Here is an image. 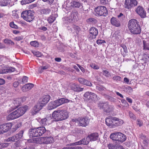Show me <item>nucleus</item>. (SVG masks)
Segmentation results:
<instances>
[{"label": "nucleus", "instance_id": "obj_1", "mask_svg": "<svg viewBox=\"0 0 149 149\" xmlns=\"http://www.w3.org/2000/svg\"><path fill=\"white\" fill-rule=\"evenodd\" d=\"M29 109V107L26 105L19 107L9 114L7 116V119L8 120H10L18 118L24 115Z\"/></svg>", "mask_w": 149, "mask_h": 149}, {"label": "nucleus", "instance_id": "obj_2", "mask_svg": "<svg viewBox=\"0 0 149 149\" xmlns=\"http://www.w3.org/2000/svg\"><path fill=\"white\" fill-rule=\"evenodd\" d=\"M139 22L135 19L130 20L128 23V29L131 33L134 35L140 34L141 30Z\"/></svg>", "mask_w": 149, "mask_h": 149}, {"label": "nucleus", "instance_id": "obj_3", "mask_svg": "<svg viewBox=\"0 0 149 149\" xmlns=\"http://www.w3.org/2000/svg\"><path fill=\"white\" fill-rule=\"evenodd\" d=\"M70 100L64 98H62L50 102L48 104V109L51 110L55 109L61 104L69 102Z\"/></svg>", "mask_w": 149, "mask_h": 149}, {"label": "nucleus", "instance_id": "obj_4", "mask_svg": "<svg viewBox=\"0 0 149 149\" xmlns=\"http://www.w3.org/2000/svg\"><path fill=\"white\" fill-rule=\"evenodd\" d=\"M21 16L25 20L28 22H31L34 18L33 13L31 10L23 11L21 14Z\"/></svg>", "mask_w": 149, "mask_h": 149}, {"label": "nucleus", "instance_id": "obj_5", "mask_svg": "<svg viewBox=\"0 0 149 149\" xmlns=\"http://www.w3.org/2000/svg\"><path fill=\"white\" fill-rule=\"evenodd\" d=\"M93 139V134L89 135L86 138H84L77 142L71 144V146H76L81 144L87 145L89 142L92 141Z\"/></svg>", "mask_w": 149, "mask_h": 149}, {"label": "nucleus", "instance_id": "obj_6", "mask_svg": "<svg viewBox=\"0 0 149 149\" xmlns=\"http://www.w3.org/2000/svg\"><path fill=\"white\" fill-rule=\"evenodd\" d=\"M73 122L77 123L80 126L86 127L88 123V120L86 118H79L72 119Z\"/></svg>", "mask_w": 149, "mask_h": 149}, {"label": "nucleus", "instance_id": "obj_7", "mask_svg": "<svg viewBox=\"0 0 149 149\" xmlns=\"http://www.w3.org/2000/svg\"><path fill=\"white\" fill-rule=\"evenodd\" d=\"M95 11L98 15L106 16L107 14V10L106 8L104 6H100L95 8Z\"/></svg>", "mask_w": 149, "mask_h": 149}, {"label": "nucleus", "instance_id": "obj_8", "mask_svg": "<svg viewBox=\"0 0 149 149\" xmlns=\"http://www.w3.org/2000/svg\"><path fill=\"white\" fill-rule=\"evenodd\" d=\"M135 11L141 18H144L146 17V11L142 6H138L136 8Z\"/></svg>", "mask_w": 149, "mask_h": 149}, {"label": "nucleus", "instance_id": "obj_9", "mask_svg": "<svg viewBox=\"0 0 149 149\" xmlns=\"http://www.w3.org/2000/svg\"><path fill=\"white\" fill-rule=\"evenodd\" d=\"M52 117L56 121L62 120L61 110L54 111L52 114Z\"/></svg>", "mask_w": 149, "mask_h": 149}, {"label": "nucleus", "instance_id": "obj_10", "mask_svg": "<svg viewBox=\"0 0 149 149\" xmlns=\"http://www.w3.org/2000/svg\"><path fill=\"white\" fill-rule=\"evenodd\" d=\"M21 98H16L12 100L11 103L9 106L12 108V109L14 110L17 108L21 103Z\"/></svg>", "mask_w": 149, "mask_h": 149}, {"label": "nucleus", "instance_id": "obj_11", "mask_svg": "<svg viewBox=\"0 0 149 149\" xmlns=\"http://www.w3.org/2000/svg\"><path fill=\"white\" fill-rule=\"evenodd\" d=\"M23 131L21 130L19 132V133L18 134H17L15 136L9 138L8 139H7V141H14L16 140L19 139H21L22 137L23 136Z\"/></svg>", "mask_w": 149, "mask_h": 149}, {"label": "nucleus", "instance_id": "obj_12", "mask_svg": "<svg viewBox=\"0 0 149 149\" xmlns=\"http://www.w3.org/2000/svg\"><path fill=\"white\" fill-rule=\"evenodd\" d=\"M43 105L41 104L40 103H38L33 108L31 111V113L32 115H34L36 114L40 110H41Z\"/></svg>", "mask_w": 149, "mask_h": 149}, {"label": "nucleus", "instance_id": "obj_13", "mask_svg": "<svg viewBox=\"0 0 149 149\" xmlns=\"http://www.w3.org/2000/svg\"><path fill=\"white\" fill-rule=\"evenodd\" d=\"M28 141L29 142H34L38 144H44V137L37 138H33L29 139Z\"/></svg>", "mask_w": 149, "mask_h": 149}, {"label": "nucleus", "instance_id": "obj_14", "mask_svg": "<svg viewBox=\"0 0 149 149\" xmlns=\"http://www.w3.org/2000/svg\"><path fill=\"white\" fill-rule=\"evenodd\" d=\"M50 99V96L49 95L44 96L42 98L40 99L39 102L41 104L43 105V107L47 104Z\"/></svg>", "mask_w": 149, "mask_h": 149}, {"label": "nucleus", "instance_id": "obj_15", "mask_svg": "<svg viewBox=\"0 0 149 149\" xmlns=\"http://www.w3.org/2000/svg\"><path fill=\"white\" fill-rule=\"evenodd\" d=\"M3 133L6 132L8 131L12 127V124L11 123H7L1 125Z\"/></svg>", "mask_w": 149, "mask_h": 149}, {"label": "nucleus", "instance_id": "obj_16", "mask_svg": "<svg viewBox=\"0 0 149 149\" xmlns=\"http://www.w3.org/2000/svg\"><path fill=\"white\" fill-rule=\"evenodd\" d=\"M110 22L111 24L113 26L117 27L120 26L121 25L120 21L115 17H112L111 19Z\"/></svg>", "mask_w": 149, "mask_h": 149}, {"label": "nucleus", "instance_id": "obj_17", "mask_svg": "<svg viewBox=\"0 0 149 149\" xmlns=\"http://www.w3.org/2000/svg\"><path fill=\"white\" fill-rule=\"evenodd\" d=\"M78 80L79 82L81 84L88 86H92V84L90 81L84 79L82 78H79L78 79Z\"/></svg>", "mask_w": 149, "mask_h": 149}, {"label": "nucleus", "instance_id": "obj_18", "mask_svg": "<svg viewBox=\"0 0 149 149\" xmlns=\"http://www.w3.org/2000/svg\"><path fill=\"white\" fill-rule=\"evenodd\" d=\"M33 84L31 83H28L25 85L22 88V90L23 92H25L31 89L33 87Z\"/></svg>", "mask_w": 149, "mask_h": 149}, {"label": "nucleus", "instance_id": "obj_19", "mask_svg": "<svg viewBox=\"0 0 149 149\" xmlns=\"http://www.w3.org/2000/svg\"><path fill=\"white\" fill-rule=\"evenodd\" d=\"M109 149H124L123 146L115 144L109 143L108 145Z\"/></svg>", "mask_w": 149, "mask_h": 149}, {"label": "nucleus", "instance_id": "obj_20", "mask_svg": "<svg viewBox=\"0 0 149 149\" xmlns=\"http://www.w3.org/2000/svg\"><path fill=\"white\" fill-rule=\"evenodd\" d=\"M109 105L108 102H100L98 103V107L100 109H102L103 111L105 112V110L107 109V107Z\"/></svg>", "mask_w": 149, "mask_h": 149}, {"label": "nucleus", "instance_id": "obj_21", "mask_svg": "<svg viewBox=\"0 0 149 149\" xmlns=\"http://www.w3.org/2000/svg\"><path fill=\"white\" fill-rule=\"evenodd\" d=\"M117 141L123 142L126 139V136L125 134L120 132H118V134Z\"/></svg>", "mask_w": 149, "mask_h": 149}, {"label": "nucleus", "instance_id": "obj_22", "mask_svg": "<svg viewBox=\"0 0 149 149\" xmlns=\"http://www.w3.org/2000/svg\"><path fill=\"white\" fill-rule=\"evenodd\" d=\"M29 134L30 137L38 136L36 129H31L29 130Z\"/></svg>", "mask_w": 149, "mask_h": 149}, {"label": "nucleus", "instance_id": "obj_23", "mask_svg": "<svg viewBox=\"0 0 149 149\" xmlns=\"http://www.w3.org/2000/svg\"><path fill=\"white\" fill-rule=\"evenodd\" d=\"M62 120L67 119L69 116L68 112L65 110H61Z\"/></svg>", "mask_w": 149, "mask_h": 149}, {"label": "nucleus", "instance_id": "obj_24", "mask_svg": "<svg viewBox=\"0 0 149 149\" xmlns=\"http://www.w3.org/2000/svg\"><path fill=\"white\" fill-rule=\"evenodd\" d=\"M37 130V132L38 134V136L42 135L46 131V129L44 127H40L36 128Z\"/></svg>", "mask_w": 149, "mask_h": 149}, {"label": "nucleus", "instance_id": "obj_25", "mask_svg": "<svg viewBox=\"0 0 149 149\" xmlns=\"http://www.w3.org/2000/svg\"><path fill=\"white\" fill-rule=\"evenodd\" d=\"M44 144H48L53 143L54 139L52 137H44Z\"/></svg>", "mask_w": 149, "mask_h": 149}, {"label": "nucleus", "instance_id": "obj_26", "mask_svg": "<svg viewBox=\"0 0 149 149\" xmlns=\"http://www.w3.org/2000/svg\"><path fill=\"white\" fill-rule=\"evenodd\" d=\"M85 99L86 100H89L92 99L93 97V93L91 92H86L84 95Z\"/></svg>", "mask_w": 149, "mask_h": 149}, {"label": "nucleus", "instance_id": "obj_27", "mask_svg": "<svg viewBox=\"0 0 149 149\" xmlns=\"http://www.w3.org/2000/svg\"><path fill=\"white\" fill-rule=\"evenodd\" d=\"M131 0H125V7L128 9L132 8Z\"/></svg>", "mask_w": 149, "mask_h": 149}, {"label": "nucleus", "instance_id": "obj_28", "mask_svg": "<svg viewBox=\"0 0 149 149\" xmlns=\"http://www.w3.org/2000/svg\"><path fill=\"white\" fill-rule=\"evenodd\" d=\"M114 119H115V120L116 123L115 124V125H116V127L121 125L124 123L123 120L114 117Z\"/></svg>", "mask_w": 149, "mask_h": 149}, {"label": "nucleus", "instance_id": "obj_29", "mask_svg": "<svg viewBox=\"0 0 149 149\" xmlns=\"http://www.w3.org/2000/svg\"><path fill=\"white\" fill-rule=\"evenodd\" d=\"M78 13L77 12H74L71 13L70 16L71 18L70 19V21H74L75 19H76L77 17Z\"/></svg>", "mask_w": 149, "mask_h": 149}, {"label": "nucleus", "instance_id": "obj_30", "mask_svg": "<svg viewBox=\"0 0 149 149\" xmlns=\"http://www.w3.org/2000/svg\"><path fill=\"white\" fill-rule=\"evenodd\" d=\"M72 6L74 8H81L82 7V5L80 3L75 1L72 2Z\"/></svg>", "mask_w": 149, "mask_h": 149}, {"label": "nucleus", "instance_id": "obj_31", "mask_svg": "<svg viewBox=\"0 0 149 149\" xmlns=\"http://www.w3.org/2000/svg\"><path fill=\"white\" fill-rule=\"evenodd\" d=\"M118 132L112 133L111 134L110 137V139L114 141H117Z\"/></svg>", "mask_w": 149, "mask_h": 149}, {"label": "nucleus", "instance_id": "obj_32", "mask_svg": "<svg viewBox=\"0 0 149 149\" xmlns=\"http://www.w3.org/2000/svg\"><path fill=\"white\" fill-rule=\"evenodd\" d=\"M112 118H108L106 119V123L107 125L112 127Z\"/></svg>", "mask_w": 149, "mask_h": 149}, {"label": "nucleus", "instance_id": "obj_33", "mask_svg": "<svg viewBox=\"0 0 149 149\" xmlns=\"http://www.w3.org/2000/svg\"><path fill=\"white\" fill-rule=\"evenodd\" d=\"M117 17L121 22H123L125 19V15L122 13H120L117 15Z\"/></svg>", "mask_w": 149, "mask_h": 149}, {"label": "nucleus", "instance_id": "obj_34", "mask_svg": "<svg viewBox=\"0 0 149 149\" xmlns=\"http://www.w3.org/2000/svg\"><path fill=\"white\" fill-rule=\"evenodd\" d=\"M50 11V10L49 8H44L41 10L40 13L42 14L47 15L49 14Z\"/></svg>", "mask_w": 149, "mask_h": 149}, {"label": "nucleus", "instance_id": "obj_35", "mask_svg": "<svg viewBox=\"0 0 149 149\" xmlns=\"http://www.w3.org/2000/svg\"><path fill=\"white\" fill-rule=\"evenodd\" d=\"M107 109L105 112L108 113L113 111L114 109V107L113 106L108 105Z\"/></svg>", "mask_w": 149, "mask_h": 149}, {"label": "nucleus", "instance_id": "obj_36", "mask_svg": "<svg viewBox=\"0 0 149 149\" xmlns=\"http://www.w3.org/2000/svg\"><path fill=\"white\" fill-rule=\"evenodd\" d=\"M9 3V1L7 0H1L0 1V6H6Z\"/></svg>", "mask_w": 149, "mask_h": 149}, {"label": "nucleus", "instance_id": "obj_37", "mask_svg": "<svg viewBox=\"0 0 149 149\" xmlns=\"http://www.w3.org/2000/svg\"><path fill=\"white\" fill-rule=\"evenodd\" d=\"M3 42L5 44L11 45H14V43L13 41L7 38L4 40Z\"/></svg>", "mask_w": 149, "mask_h": 149}, {"label": "nucleus", "instance_id": "obj_38", "mask_svg": "<svg viewBox=\"0 0 149 149\" xmlns=\"http://www.w3.org/2000/svg\"><path fill=\"white\" fill-rule=\"evenodd\" d=\"M8 72V69L5 68H3L2 66H0V74H3Z\"/></svg>", "mask_w": 149, "mask_h": 149}, {"label": "nucleus", "instance_id": "obj_39", "mask_svg": "<svg viewBox=\"0 0 149 149\" xmlns=\"http://www.w3.org/2000/svg\"><path fill=\"white\" fill-rule=\"evenodd\" d=\"M97 141V142L100 141V139L99 137V135L97 133H94V141Z\"/></svg>", "mask_w": 149, "mask_h": 149}, {"label": "nucleus", "instance_id": "obj_40", "mask_svg": "<svg viewBox=\"0 0 149 149\" xmlns=\"http://www.w3.org/2000/svg\"><path fill=\"white\" fill-rule=\"evenodd\" d=\"M143 49L146 50L149 46V42L148 41L143 40Z\"/></svg>", "mask_w": 149, "mask_h": 149}, {"label": "nucleus", "instance_id": "obj_41", "mask_svg": "<svg viewBox=\"0 0 149 149\" xmlns=\"http://www.w3.org/2000/svg\"><path fill=\"white\" fill-rule=\"evenodd\" d=\"M55 19V17L53 15H51L48 18L47 21L49 23H52Z\"/></svg>", "mask_w": 149, "mask_h": 149}, {"label": "nucleus", "instance_id": "obj_42", "mask_svg": "<svg viewBox=\"0 0 149 149\" xmlns=\"http://www.w3.org/2000/svg\"><path fill=\"white\" fill-rule=\"evenodd\" d=\"M30 44L32 46L36 47H38L39 45L38 42L36 41H31L30 42Z\"/></svg>", "mask_w": 149, "mask_h": 149}, {"label": "nucleus", "instance_id": "obj_43", "mask_svg": "<svg viewBox=\"0 0 149 149\" xmlns=\"http://www.w3.org/2000/svg\"><path fill=\"white\" fill-rule=\"evenodd\" d=\"M103 74L106 77H109L111 76V74L106 70H103L102 71Z\"/></svg>", "mask_w": 149, "mask_h": 149}, {"label": "nucleus", "instance_id": "obj_44", "mask_svg": "<svg viewBox=\"0 0 149 149\" xmlns=\"http://www.w3.org/2000/svg\"><path fill=\"white\" fill-rule=\"evenodd\" d=\"M48 67L47 65L40 67L38 68V72L40 73H42L43 72V70H46L47 69Z\"/></svg>", "mask_w": 149, "mask_h": 149}, {"label": "nucleus", "instance_id": "obj_45", "mask_svg": "<svg viewBox=\"0 0 149 149\" xmlns=\"http://www.w3.org/2000/svg\"><path fill=\"white\" fill-rule=\"evenodd\" d=\"M32 52L34 55L37 57H40L42 55L41 53L39 52L32 51Z\"/></svg>", "mask_w": 149, "mask_h": 149}, {"label": "nucleus", "instance_id": "obj_46", "mask_svg": "<svg viewBox=\"0 0 149 149\" xmlns=\"http://www.w3.org/2000/svg\"><path fill=\"white\" fill-rule=\"evenodd\" d=\"M10 26L11 28H14L15 29H18V27L14 23V22H11L10 23Z\"/></svg>", "mask_w": 149, "mask_h": 149}, {"label": "nucleus", "instance_id": "obj_47", "mask_svg": "<svg viewBox=\"0 0 149 149\" xmlns=\"http://www.w3.org/2000/svg\"><path fill=\"white\" fill-rule=\"evenodd\" d=\"M129 116L130 118L134 120H135L136 117L134 114L131 111L129 112Z\"/></svg>", "mask_w": 149, "mask_h": 149}, {"label": "nucleus", "instance_id": "obj_48", "mask_svg": "<svg viewBox=\"0 0 149 149\" xmlns=\"http://www.w3.org/2000/svg\"><path fill=\"white\" fill-rule=\"evenodd\" d=\"M20 144L19 142L15 143L12 146V147L15 149H17L18 148H20Z\"/></svg>", "mask_w": 149, "mask_h": 149}, {"label": "nucleus", "instance_id": "obj_49", "mask_svg": "<svg viewBox=\"0 0 149 149\" xmlns=\"http://www.w3.org/2000/svg\"><path fill=\"white\" fill-rule=\"evenodd\" d=\"M131 3L132 7L136 6L137 4V2L136 0H131Z\"/></svg>", "mask_w": 149, "mask_h": 149}, {"label": "nucleus", "instance_id": "obj_50", "mask_svg": "<svg viewBox=\"0 0 149 149\" xmlns=\"http://www.w3.org/2000/svg\"><path fill=\"white\" fill-rule=\"evenodd\" d=\"M113 80H115L117 81H120L121 79V78L119 76H116L114 77L113 78Z\"/></svg>", "mask_w": 149, "mask_h": 149}, {"label": "nucleus", "instance_id": "obj_51", "mask_svg": "<svg viewBox=\"0 0 149 149\" xmlns=\"http://www.w3.org/2000/svg\"><path fill=\"white\" fill-rule=\"evenodd\" d=\"M107 98L109 101L113 102H116V100L115 98L109 96L107 97Z\"/></svg>", "mask_w": 149, "mask_h": 149}, {"label": "nucleus", "instance_id": "obj_52", "mask_svg": "<svg viewBox=\"0 0 149 149\" xmlns=\"http://www.w3.org/2000/svg\"><path fill=\"white\" fill-rule=\"evenodd\" d=\"M28 80V77L26 76L24 77L22 79V81L24 83H25L27 82Z\"/></svg>", "mask_w": 149, "mask_h": 149}, {"label": "nucleus", "instance_id": "obj_53", "mask_svg": "<svg viewBox=\"0 0 149 149\" xmlns=\"http://www.w3.org/2000/svg\"><path fill=\"white\" fill-rule=\"evenodd\" d=\"M23 38V37L22 36H20L16 37L14 38V40L17 41H19L21 40H22Z\"/></svg>", "mask_w": 149, "mask_h": 149}, {"label": "nucleus", "instance_id": "obj_54", "mask_svg": "<svg viewBox=\"0 0 149 149\" xmlns=\"http://www.w3.org/2000/svg\"><path fill=\"white\" fill-rule=\"evenodd\" d=\"M108 0H100V3L102 5L107 4L108 3Z\"/></svg>", "mask_w": 149, "mask_h": 149}, {"label": "nucleus", "instance_id": "obj_55", "mask_svg": "<svg viewBox=\"0 0 149 149\" xmlns=\"http://www.w3.org/2000/svg\"><path fill=\"white\" fill-rule=\"evenodd\" d=\"M97 44L98 45H101L102 43H105V41L103 40H98L96 41Z\"/></svg>", "mask_w": 149, "mask_h": 149}, {"label": "nucleus", "instance_id": "obj_56", "mask_svg": "<svg viewBox=\"0 0 149 149\" xmlns=\"http://www.w3.org/2000/svg\"><path fill=\"white\" fill-rule=\"evenodd\" d=\"M47 119L46 118H43L41 119V122L42 124L43 125H47Z\"/></svg>", "mask_w": 149, "mask_h": 149}, {"label": "nucleus", "instance_id": "obj_57", "mask_svg": "<svg viewBox=\"0 0 149 149\" xmlns=\"http://www.w3.org/2000/svg\"><path fill=\"white\" fill-rule=\"evenodd\" d=\"M73 28L75 30L76 32L77 33L79 31H80V29L78 26L74 25V26Z\"/></svg>", "mask_w": 149, "mask_h": 149}, {"label": "nucleus", "instance_id": "obj_58", "mask_svg": "<svg viewBox=\"0 0 149 149\" xmlns=\"http://www.w3.org/2000/svg\"><path fill=\"white\" fill-rule=\"evenodd\" d=\"M21 3L23 5L29 3V2L28 0H23L21 1Z\"/></svg>", "mask_w": 149, "mask_h": 149}, {"label": "nucleus", "instance_id": "obj_59", "mask_svg": "<svg viewBox=\"0 0 149 149\" xmlns=\"http://www.w3.org/2000/svg\"><path fill=\"white\" fill-rule=\"evenodd\" d=\"M71 89L74 91H78L76 85L74 84L71 86Z\"/></svg>", "mask_w": 149, "mask_h": 149}, {"label": "nucleus", "instance_id": "obj_60", "mask_svg": "<svg viewBox=\"0 0 149 149\" xmlns=\"http://www.w3.org/2000/svg\"><path fill=\"white\" fill-rule=\"evenodd\" d=\"M8 144H9L8 143H3L0 144V145H1V148L4 147H7L8 146Z\"/></svg>", "mask_w": 149, "mask_h": 149}, {"label": "nucleus", "instance_id": "obj_61", "mask_svg": "<svg viewBox=\"0 0 149 149\" xmlns=\"http://www.w3.org/2000/svg\"><path fill=\"white\" fill-rule=\"evenodd\" d=\"M121 47L123 48L124 52L126 53L127 52V47L125 45H121Z\"/></svg>", "mask_w": 149, "mask_h": 149}, {"label": "nucleus", "instance_id": "obj_62", "mask_svg": "<svg viewBox=\"0 0 149 149\" xmlns=\"http://www.w3.org/2000/svg\"><path fill=\"white\" fill-rule=\"evenodd\" d=\"M127 91L130 93H131L132 92V89L130 86H127L126 88Z\"/></svg>", "mask_w": 149, "mask_h": 149}, {"label": "nucleus", "instance_id": "obj_63", "mask_svg": "<svg viewBox=\"0 0 149 149\" xmlns=\"http://www.w3.org/2000/svg\"><path fill=\"white\" fill-rule=\"evenodd\" d=\"M112 127H116V125H115V119H114V117H112Z\"/></svg>", "mask_w": 149, "mask_h": 149}, {"label": "nucleus", "instance_id": "obj_64", "mask_svg": "<svg viewBox=\"0 0 149 149\" xmlns=\"http://www.w3.org/2000/svg\"><path fill=\"white\" fill-rule=\"evenodd\" d=\"M21 123H17L15 125V128L16 130L18 128H19L21 126Z\"/></svg>", "mask_w": 149, "mask_h": 149}]
</instances>
